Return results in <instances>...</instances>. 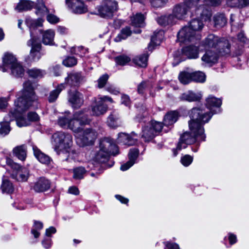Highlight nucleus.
<instances>
[{
  "label": "nucleus",
  "mask_w": 249,
  "mask_h": 249,
  "mask_svg": "<svg viewBox=\"0 0 249 249\" xmlns=\"http://www.w3.org/2000/svg\"><path fill=\"white\" fill-rule=\"evenodd\" d=\"M189 114L191 119L188 122L190 132H186L181 136L177 148L173 149L175 156L178 154L177 151L185 148L187 144L205 140L203 125L209 121L211 116L197 107L192 108Z\"/></svg>",
  "instance_id": "f257e3e1"
},
{
  "label": "nucleus",
  "mask_w": 249,
  "mask_h": 249,
  "mask_svg": "<svg viewBox=\"0 0 249 249\" xmlns=\"http://www.w3.org/2000/svg\"><path fill=\"white\" fill-rule=\"evenodd\" d=\"M192 16H196L189 23V26L183 27L178 34V41L187 43L192 42L195 44L196 41L200 39L199 36L196 35V32L199 31L204 27L203 21H207L202 19L200 15L196 16L195 12H192Z\"/></svg>",
  "instance_id": "f03ea898"
},
{
  "label": "nucleus",
  "mask_w": 249,
  "mask_h": 249,
  "mask_svg": "<svg viewBox=\"0 0 249 249\" xmlns=\"http://www.w3.org/2000/svg\"><path fill=\"white\" fill-rule=\"evenodd\" d=\"M33 83L27 80L23 84L21 91L18 93L17 99L14 103L15 107H18L20 110H27L34 103L37 102L38 97L35 92Z\"/></svg>",
  "instance_id": "7ed1b4c3"
},
{
  "label": "nucleus",
  "mask_w": 249,
  "mask_h": 249,
  "mask_svg": "<svg viewBox=\"0 0 249 249\" xmlns=\"http://www.w3.org/2000/svg\"><path fill=\"white\" fill-rule=\"evenodd\" d=\"M118 154V147L110 138H105L100 141L99 150L93 153V160L99 163H105L108 161L110 155L114 156ZM110 163L107 165V167H111L114 162L109 161Z\"/></svg>",
  "instance_id": "20e7f679"
},
{
  "label": "nucleus",
  "mask_w": 249,
  "mask_h": 249,
  "mask_svg": "<svg viewBox=\"0 0 249 249\" xmlns=\"http://www.w3.org/2000/svg\"><path fill=\"white\" fill-rule=\"evenodd\" d=\"M43 21L44 20L41 18H38L36 20L28 18L26 20V24L31 30L30 34L31 37L27 43V46L31 48L28 56V59L30 61H37L41 58L42 55L40 52L41 44L38 38L33 36L31 30L32 29H34L38 27L42 26Z\"/></svg>",
  "instance_id": "39448f33"
},
{
  "label": "nucleus",
  "mask_w": 249,
  "mask_h": 249,
  "mask_svg": "<svg viewBox=\"0 0 249 249\" xmlns=\"http://www.w3.org/2000/svg\"><path fill=\"white\" fill-rule=\"evenodd\" d=\"M202 45L206 50L212 49L218 51L219 53L222 54H227L230 52V46L228 41L213 34L209 35L202 42Z\"/></svg>",
  "instance_id": "423d86ee"
},
{
  "label": "nucleus",
  "mask_w": 249,
  "mask_h": 249,
  "mask_svg": "<svg viewBox=\"0 0 249 249\" xmlns=\"http://www.w3.org/2000/svg\"><path fill=\"white\" fill-rule=\"evenodd\" d=\"M26 110H20L18 107H15V108L11 109L9 113V116L10 118L9 120L16 121L17 124L19 127H24L30 125L31 122L37 123L40 120V117L35 112L30 111L28 113L27 119L22 116V113ZM6 120L9 121V119H6Z\"/></svg>",
  "instance_id": "0eeeda50"
},
{
  "label": "nucleus",
  "mask_w": 249,
  "mask_h": 249,
  "mask_svg": "<svg viewBox=\"0 0 249 249\" xmlns=\"http://www.w3.org/2000/svg\"><path fill=\"white\" fill-rule=\"evenodd\" d=\"M54 150L59 155L69 151L72 145V136L63 132H57L53 135Z\"/></svg>",
  "instance_id": "6e6552de"
},
{
  "label": "nucleus",
  "mask_w": 249,
  "mask_h": 249,
  "mask_svg": "<svg viewBox=\"0 0 249 249\" xmlns=\"http://www.w3.org/2000/svg\"><path fill=\"white\" fill-rule=\"evenodd\" d=\"M86 112V109L75 112L73 114V118L71 119L68 128L75 133L81 132L83 127L90 123V120L85 114Z\"/></svg>",
  "instance_id": "1a4fd4ad"
},
{
  "label": "nucleus",
  "mask_w": 249,
  "mask_h": 249,
  "mask_svg": "<svg viewBox=\"0 0 249 249\" xmlns=\"http://www.w3.org/2000/svg\"><path fill=\"white\" fill-rule=\"evenodd\" d=\"M108 101L113 103L112 99L107 96H99L94 99V103L91 107V115L95 116H100L105 114L108 109V106L105 102Z\"/></svg>",
  "instance_id": "9d476101"
},
{
  "label": "nucleus",
  "mask_w": 249,
  "mask_h": 249,
  "mask_svg": "<svg viewBox=\"0 0 249 249\" xmlns=\"http://www.w3.org/2000/svg\"><path fill=\"white\" fill-rule=\"evenodd\" d=\"M118 9V4L115 0H103L98 8V12L102 18H111Z\"/></svg>",
  "instance_id": "9b49d317"
},
{
  "label": "nucleus",
  "mask_w": 249,
  "mask_h": 249,
  "mask_svg": "<svg viewBox=\"0 0 249 249\" xmlns=\"http://www.w3.org/2000/svg\"><path fill=\"white\" fill-rule=\"evenodd\" d=\"M201 0H183L188 8L195 7L192 12H195L196 16L200 15L204 20H209L212 16L211 12L204 5L199 4Z\"/></svg>",
  "instance_id": "f8f14e48"
},
{
  "label": "nucleus",
  "mask_w": 249,
  "mask_h": 249,
  "mask_svg": "<svg viewBox=\"0 0 249 249\" xmlns=\"http://www.w3.org/2000/svg\"><path fill=\"white\" fill-rule=\"evenodd\" d=\"M97 136L96 132L92 129H86L81 135L77 136L76 142L80 146L92 144Z\"/></svg>",
  "instance_id": "ddd939ff"
},
{
  "label": "nucleus",
  "mask_w": 249,
  "mask_h": 249,
  "mask_svg": "<svg viewBox=\"0 0 249 249\" xmlns=\"http://www.w3.org/2000/svg\"><path fill=\"white\" fill-rule=\"evenodd\" d=\"M222 104V101L220 99L215 98V97L210 95L206 99V106L210 109V111H206L202 109L198 108V109L203 110L207 114L213 116V114L217 113L220 111L219 107Z\"/></svg>",
  "instance_id": "4468645a"
},
{
  "label": "nucleus",
  "mask_w": 249,
  "mask_h": 249,
  "mask_svg": "<svg viewBox=\"0 0 249 249\" xmlns=\"http://www.w3.org/2000/svg\"><path fill=\"white\" fill-rule=\"evenodd\" d=\"M68 101L73 108L78 109L84 104V95L77 90L71 91L68 94Z\"/></svg>",
  "instance_id": "2eb2a0df"
},
{
  "label": "nucleus",
  "mask_w": 249,
  "mask_h": 249,
  "mask_svg": "<svg viewBox=\"0 0 249 249\" xmlns=\"http://www.w3.org/2000/svg\"><path fill=\"white\" fill-rule=\"evenodd\" d=\"M138 138V134L134 132H132L130 134L120 133L118 134V142L127 146L133 145L137 143Z\"/></svg>",
  "instance_id": "dca6fc26"
},
{
  "label": "nucleus",
  "mask_w": 249,
  "mask_h": 249,
  "mask_svg": "<svg viewBox=\"0 0 249 249\" xmlns=\"http://www.w3.org/2000/svg\"><path fill=\"white\" fill-rule=\"evenodd\" d=\"M66 3L75 14H81L88 11L87 6L82 0H66Z\"/></svg>",
  "instance_id": "f3484780"
},
{
  "label": "nucleus",
  "mask_w": 249,
  "mask_h": 249,
  "mask_svg": "<svg viewBox=\"0 0 249 249\" xmlns=\"http://www.w3.org/2000/svg\"><path fill=\"white\" fill-rule=\"evenodd\" d=\"M51 184V183L49 179L44 177H40L37 179L32 186V188L36 192H43L50 188Z\"/></svg>",
  "instance_id": "a211bd4d"
},
{
  "label": "nucleus",
  "mask_w": 249,
  "mask_h": 249,
  "mask_svg": "<svg viewBox=\"0 0 249 249\" xmlns=\"http://www.w3.org/2000/svg\"><path fill=\"white\" fill-rule=\"evenodd\" d=\"M206 50L205 53L201 57V60L205 64L211 66L217 62L219 53L216 50Z\"/></svg>",
  "instance_id": "6ab92c4d"
},
{
  "label": "nucleus",
  "mask_w": 249,
  "mask_h": 249,
  "mask_svg": "<svg viewBox=\"0 0 249 249\" xmlns=\"http://www.w3.org/2000/svg\"><path fill=\"white\" fill-rule=\"evenodd\" d=\"M83 81V77L80 72H72L68 74L65 78V86L68 84L71 86H79Z\"/></svg>",
  "instance_id": "aec40b11"
},
{
  "label": "nucleus",
  "mask_w": 249,
  "mask_h": 249,
  "mask_svg": "<svg viewBox=\"0 0 249 249\" xmlns=\"http://www.w3.org/2000/svg\"><path fill=\"white\" fill-rule=\"evenodd\" d=\"M187 5L183 2L177 4L174 6L173 9L172 16H174V19H183L185 17L188 13V9Z\"/></svg>",
  "instance_id": "412c9836"
},
{
  "label": "nucleus",
  "mask_w": 249,
  "mask_h": 249,
  "mask_svg": "<svg viewBox=\"0 0 249 249\" xmlns=\"http://www.w3.org/2000/svg\"><path fill=\"white\" fill-rule=\"evenodd\" d=\"M18 63L17 58L13 54L6 53L3 57V65L0 67V69L3 72L7 71Z\"/></svg>",
  "instance_id": "4be33fe9"
},
{
  "label": "nucleus",
  "mask_w": 249,
  "mask_h": 249,
  "mask_svg": "<svg viewBox=\"0 0 249 249\" xmlns=\"http://www.w3.org/2000/svg\"><path fill=\"white\" fill-rule=\"evenodd\" d=\"M139 151L137 148H133L130 150L128 154L129 161L122 165L120 169L122 171H126L131 167L135 162L139 155Z\"/></svg>",
  "instance_id": "5701e85b"
},
{
  "label": "nucleus",
  "mask_w": 249,
  "mask_h": 249,
  "mask_svg": "<svg viewBox=\"0 0 249 249\" xmlns=\"http://www.w3.org/2000/svg\"><path fill=\"white\" fill-rule=\"evenodd\" d=\"M201 98L202 94L200 92L195 93L192 91L183 93L179 97L180 100L190 102L199 101Z\"/></svg>",
  "instance_id": "b1692460"
},
{
  "label": "nucleus",
  "mask_w": 249,
  "mask_h": 249,
  "mask_svg": "<svg viewBox=\"0 0 249 249\" xmlns=\"http://www.w3.org/2000/svg\"><path fill=\"white\" fill-rule=\"evenodd\" d=\"M32 148L34 151V155L40 162L46 165H49L51 163L52 160L50 157L42 153L35 145H33Z\"/></svg>",
  "instance_id": "393cba45"
},
{
  "label": "nucleus",
  "mask_w": 249,
  "mask_h": 249,
  "mask_svg": "<svg viewBox=\"0 0 249 249\" xmlns=\"http://www.w3.org/2000/svg\"><path fill=\"white\" fill-rule=\"evenodd\" d=\"M182 53L190 59H195L198 57V48L196 45H190L184 47Z\"/></svg>",
  "instance_id": "a878e982"
},
{
  "label": "nucleus",
  "mask_w": 249,
  "mask_h": 249,
  "mask_svg": "<svg viewBox=\"0 0 249 249\" xmlns=\"http://www.w3.org/2000/svg\"><path fill=\"white\" fill-rule=\"evenodd\" d=\"M163 32L159 30L158 32H155L153 35L151 36V42L149 43L148 48L150 51H152L154 48V46L158 45L160 44L163 36Z\"/></svg>",
  "instance_id": "bb28decb"
},
{
  "label": "nucleus",
  "mask_w": 249,
  "mask_h": 249,
  "mask_svg": "<svg viewBox=\"0 0 249 249\" xmlns=\"http://www.w3.org/2000/svg\"><path fill=\"white\" fill-rule=\"evenodd\" d=\"M55 35L53 30L49 29L44 31L42 35V42L45 45H53L54 44L53 39Z\"/></svg>",
  "instance_id": "cd10ccee"
},
{
  "label": "nucleus",
  "mask_w": 249,
  "mask_h": 249,
  "mask_svg": "<svg viewBox=\"0 0 249 249\" xmlns=\"http://www.w3.org/2000/svg\"><path fill=\"white\" fill-rule=\"evenodd\" d=\"M178 113L176 111H172L167 113L164 118V124L170 125L174 124L178 119Z\"/></svg>",
  "instance_id": "c85d7f7f"
},
{
  "label": "nucleus",
  "mask_w": 249,
  "mask_h": 249,
  "mask_svg": "<svg viewBox=\"0 0 249 249\" xmlns=\"http://www.w3.org/2000/svg\"><path fill=\"white\" fill-rule=\"evenodd\" d=\"M11 177L18 181H26L29 177V171L25 168H22L18 174L14 173L11 174Z\"/></svg>",
  "instance_id": "c756f323"
},
{
  "label": "nucleus",
  "mask_w": 249,
  "mask_h": 249,
  "mask_svg": "<svg viewBox=\"0 0 249 249\" xmlns=\"http://www.w3.org/2000/svg\"><path fill=\"white\" fill-rule=\"evenodd\" d=\"M65 88V84H60L56 89L50 92L48 99L50 103L54 102L57 98L61 91Z\"/></svg>",
  "instance_id": "7c9ffc66"
},
{
  "label": "nucleus",
  "mask_w": 249,
  "mask_h": 249,
  "mask_svg": "<svg viewBox=\"0 0 249 249\" xmlns=\"http://www.w3.org/2000/svg\"><path fill=\"white\" fill-rule=\"evenodd\" d=\"M14 155L21 160H24L26 157V150L24 145L18 146L13 150Z\"/></svg>",
  "instance_id": "2f4dec72"
},
{
  "label": "nucleus",
  "mask_w": 249,
  "mask_h": 249,
  "mask_svg": "<svg viewBox=\"0 0 249 249\" xmlns=\"http://www.w3.org/2000/svg\"><path fill=\"white\" fill-rule=\"evenodd\" d=\"M35 5L34 2L30 0H21L17 5L16 9L18 12L31 9Z\"/></svg>",
  "instance_id": "473e14b6"
},
{
  "label": "nucleus",
  "mask_w": 249,
  "mask_h": 249,
  "mask_svg": "<svg viewBox=\"0 0 249 249\" xmlns=\"http://www.w3.org/2000/svg\"><path fill=\"white\" fill-rule=\"evenodd\" d=\"M157 135L148 125L145 126L142 128V137L145 142H149L152 140Z\"/></svg>",
  "instance_id": "72a5a7b5"
},
{
  "label": "nucleus",
  "mask_w": 249,
  "mask_h": 249,
  "mask_svg": "<svg viewBox=\"0 0 249 249\" xmlns=\"http://www.w3.org/2000/svg\"><path fill=\"white\" fill-rule=\"evenodd\" d=\"M157 22L162 26L172 24L175 22L174 16L171 14L162 16L157 18Z\"/></svg>",
  "instance_id": "f704fd0d"
},
{
  "label": "nucleus",
  "mask_w": 249,
  "mask_h": 249,
  "mask_svg": "<svg viewBox=\"0 0 249 249\" xmlns=\"http://www.w3.org/2000/svg\"><path fill=\"white\" fill-rule=\"evenodd\" d=\"M132 25L135 27H142L144 26V17L141 13H137L131 17Z\"/></svg>",
  "instance_id": "c9c22d12"
},
{
  "label": "nucleus",
  "mask_w": 249,
  "mask_h": 249,
  "mask_svg": "<svg viewBox=\"0 0 249 249\" xmlns=\"http://www.w3.org/2000/svg\"><path fill=\"white\" fill-rule=\"evenodd\" d=\"M36 5V13L39 16H43L47 14L49 11L43 2V0H37Z\"/></svg>",
  "instance_id": "e433bc0d"
},
{
  "label": "nucleus",
  "mask_w": 249,
  "mask_h": 249,
  "mask_svg": "<svg viewBox=\"0 0 249 249\" xmlns=\"http://www.w3.org/2000/svg\"><path fill=\"white\" fill-rule=\"evenodd\" d=\"M178 80L181 83L186 85L193 81L192 73L182 71L178 75Z\"/></svg>",
  "instance_id": "4c0bfd02"
},
{
  "label": "nucleus",
  "mask_w": 249,
  "mask_h": 249,
  "mask_svg": "<svg viewBox=\"0 0 249 249\" xmlns=\"http://www.w3.org/2000/svg\"><path fill=\"white\" fill-rule=\"evenodd\" d=\"M114 60L116 65L124 66L130 61L131 58L129 56L126 54H120L115 57Z\"/></svg>",
  "instance_id": "58836bf2"
},
{
  "label": "nucleus",
  "mask_w": 249,
  "mask_h": 249,
  "mask_svg": "<svg viewBox=\"0 0 249 249\" xmlns=\"http://www.w3.org/2000/svg\"><path fill=\"white\" fill-rule=\"evenodd\" d=\"M43 227V223L37 221H34V225L31 230V233L34 235L35 238H37L40 236L39 231L42 229Z\"/></svg>",
  "instance_id": "ea45409f"
},
{
  "label": "nucleus",
  "mask_w": 249,
  "mask_h": 249,
  "mask_svg": "<svg viewBox=\"0 0 249 249\" xmlns=\"http://www.w3.org/2000/svg\"><path fill=\"white\" fill-rule=\"evenodd\" d=\"M213 21L214 26L217 28L224 26L227 22V20L225 15L222 14H219L215 15L213 17Z\"/></svg>",
  "instance_id": "a19ab883"
},
{
  "label": "nucleus",
  "mask_w": 249,
  "mask_h": 249,
  "mask_svg": "<svg viewBox=\"0 0 249 249\" xmlns=\"http://www.w3.org/2000/svg\"><path fill=\"white\" fill-rule=\"evenodd\" d=\"M6 119H10V118L9 116V114L4 117L5 123H1V127L0 128V134L5 136L9 133L10 131V128L9 124L10 122L12 120H6Z\"/></svg>",
  "instance_id": "79ce46f5"
},
{
  "label": "nucleus",
  "mask_w": 249,
  "mask_h": 249,
  "mask_svg": "<svg viewBox=\"0 0 249 249\" xmlns=\"http://www.w3.org/2000/svg\"><path fill=\"white\" fill-rule=\"evenodd\" d=\"M60 156L67 161H71L72 160L76 159L78 154L74 150L71 149V147L70 148L68 152L62 153Z\"/></svg>",
  "instance_id": "37998d69"
},
{
  "label": "nucleus",
  "mask_w": 249,
  "mask_h": 249,
  "mask_svg": "<svg viewBox=\"0 0 249 249\" xmlns=\"http://www.w3.org/2000/svg\"><path fill=\"white\" fill-rule=\"evenodd\" d=\"M148 60V55L143 54L136 57L133 59L134 63L142 68H145L147 66Z\"/></svg>",
  "instance_id": "c03bdc74"
},
{
  "label": "nucleus",
  "mask_w": 249,
  "mask_h": 249,
  "mask_svg": "<svg viewBox=\"0 0 249 249\" xmlns=\"http://www.w3.org/2000/svg\"><path fill=\"white\" fill-rule=\"evenodd\" d=\"M86 169L82 166H79L73 169V178L75 179H82L86 173Z\"/></svg>",
  "instance_id": "a18cd8bd"
},
{
  "label": "nucleus",
  "mask_w": 249,
  "mask_h": 249,
  "mask_svg": "<svg viewBox=\"0 0 249 249\" xmlns=\"http://www.w3.org/2000/svg\"><path fill=\"white\" fill-rule=\"evenodd\" d=\"M10 70L11 71V74L16 77L22 76L24 72L23 67L18 62L14 66H12V68Z\"/></svg>",
  "instance_id": "49530a36"
},
{
  "label": "nucleus",
  "mask_w": 249,
  "mask_h": 249,
  "mask_svg": "<svg viewBox=\"0 0 249 249\" xmlns=\"http://www.w3.org/2000/svg\"><path fill=\"white\" fill-rule=\"evenodd\" d=\"M131 34V31L128 27H126L122 29L120 33L118 34V36L115 38L114 40L116 42L121 41L122 39H126L128 36H130Z\"/></svg>",
  "instance_id": "de8ad7c7"
},
{
  "label": "nucleus",
  "mask_w": 249,
  "mask_h": 249,
  "mask_svg": "<svg viewBox=\"0 0 249 249\" xmlns=\"http://www.w3.org/2000/svg\"><path fill=\"white\" fill-rule=\"evenodd\" d=\"M1 188L3 193L7 194L12 193L14 189L13 184L7 179H3Z\"/></svg>",
  "instance_id": "09e8293b"
},
{
  "label": "nucleus",
  "mask_w": 249,
  "mask_h": 249,
  "mask_svg": "<svg viewBox=\"0 0 249 249\" xmlns=\"http://www.w3.org/2000/svg\"><path fill=\"white\" fill-rule=\"evenodd\" d=\"M27 73L30 77L33 78H42L45 73L44 71L36 68L29 70Z\"/></svg>",
  "instance_id": "8fccbe9b"
},
{
  "label": "nucleus",
  "mask_w": 249,
  "mask_h": 249,
  "mask_svg": "<svg viewBox=\"0 0 249 249\" xmlns=\"http://www.w3.org/2000/svg\"><path fill=\"white\" fill-rule=\"evenodd\" d=\"M71 119L69 114L63 115L59 117L57 121L58 124L61 127L68 128Z\"/></svg>",
  "instance_id": "3c124183"
},
{
  "label": "nucleus",
  "mask_w": 249,
  "mask_h": 249,
  "mask_svg": "<svg viewBox=\"0 0 249 249\" xmlns=\"http://www.w3.org/2000/svg\"><path fill=\"white\" fill-rule=\"evenodd\" d=\"M193 81L199 83H203L206 80L205 74L200 71L192 73Z\"/></svg>",
  "instance_id": "603ef678"
},
{
  "label": "nucleus",
  "mask_w": 249,
  "mask_h": 249,
  "mask_svg": "<svg viewBox=\"0 0 249 249\" xmlns=\"http://www.w3.org/2000/svg\"><path fill=\"white\" fill-rule=\"evenodd\" d=\"M119 119V116L117 113L115 112L112 113L108 117V125L111 127H115L117 126V121Z\"/></svg>",
  "instance_id": "864d4df0"
},
{
  "label": "nucleus",
  "mask_w": 249,
  "mask_h": 249,
  "mask_svg": "<svg viewBox=\"0 0 249 249\" xmlns=\"http://www.w3.org/2000/svg\"><path fill=\"white\" fill-rule=\"evenodd\" d=\"M6 162L12 169L10 174L13 173H14L15 174H18V172L22 168L21 167L19 164L13 162L10 159H7Z\"/></svg>",
  "instance_id": "5fc2aeb1"
},
{
  "label": "nucleus",
  "mask_w": 249,
  "mask_h": 249,
  "mask_svg": "<svg viewBox=\"0 0 249 249\" xmlns=\"http://www.w3.org/2000/svg\"><path fill=\"white\" fill-rule=\"evenodd\" d=\"M148 125L152 128L156 135L161 131L163 127L161 123L156 121H152Z\"/></svg>",
  "instance_id": "6e6d98bb"
},
{
  "label": "nucleus",
  "mask_w": 249,
  "mask_h": 249,
  "mask_svg": "<svg viewBox=\"0 0 249 249\" xmlns=\"http://www.w3.org/2000/svg\"><path fill=\"white\" fill-rule=\"evenodd\" d=\"M71 52L76 55L83 56L88 52V49L84 48L82 46L72 47L71 50Z\"/></svg>",
  "instance_id": "4d7b16f0"
},
{
  "label": "nucleus",
  "mask_w": 249,
  "mask_h": 249,
  "mask_svg": "<svg viewBox=\"0 0 249 249\" xmlns=\"http://www.w3.org/2000/svg\"><path fill=\"white\" fill-rule=\"evenodd\" d=\"M77 59L73 56H68L63 61L64 65L67 67H71L76 65Z\"/></svg>",
  "instance_id": "13d9d810"
},
{
  "label": "nucleus",
  "mask_w": 249,
  "mask_h": 249,
  "mask_svg": "<svg viewBox=\"0 0 249 249\" xmlns=\"http://www.w3.org/2000/svg\"><path fill=\"white\" fill-rule=\"evenodd\" d=\"M149 83L146 81H142L137 87V91L139 94H144L145 91L148 89Z\"/></svg>",
  "instance_id": "bf43d9fd"
},
{
  "label": "nucleus",
  "mask_w": 249,
  "mask_h": 249,
  "mask_svg": "<svg viewBox=\"0 0 249 249\" xmlns=\"http://www.w3.org/2000/svg\"><path fill=\"white\" fill-rule=\"evenodd\" d=\"M153 7L160 8L164 6L169 0H149Z\"/></svg>",
  "instance_id": "052dcab7"
},
{
  "label": "nucleus",
  "mask_w": 249,
  "mask_h": 249,
  "mask_svg": "<svg viewBox=\"0 0 249 249\" xmlns=\"http://www.w3.org/2000/svg\"><path fill=\"white\" fill-rule=\"evenodd\" d=\"M108 77V75L107 74H104L100 77L97 80L98 87L100 89L103 88L106 84Z\"/></svg>",
  "instance_id": "680f3d73"
},
{
  "label": "nucleus",
  "mask_w": 249,
  "mask_h": 249,
  "mask_svg": "<svg viewBox=\"0 0 249 249\" xmlns=\"http://www.w3.org/2000/svg\"><path fill=\"white\" fill-rule=\"evenodd\" d=\"M9 98L0 97V110L4 111L8 107Z\"/></svg>",
  "instance_id": "e2e57ef3"
},
{
  "label": "nucleus",
  "mask_w": 249,
  "mask_h": 249,
  "mask_svg": "<svg viewBox=\"0 0 249 249\" xmlns=\"http://www.w3.org/2000/svg\"><path fill=\"white\" fill-rule=\"evenodd\" d=\"M193 158L188 155H186L181 159V163L185 166H188L192 162Z\"/></svg>",
  "instance_id": "0e129e2a"
},
{
  "label": "nucleus",
  "mask_w": 249,
  "mask_h": 249,
  "mask_svg": "<svg viewBox=\"0 0 249 249\" xmlns=\"http://www.w3.org/2000/svg\"><path fill=\"white\" fill-rule=\"evenodd\" d=\"M47 21L51 24H55L59 22V19L56 16L49 14L47 16Z\"/></svg>",
  "instance_id": "69168bd1"
},
{
  "label": "nucleus",
  "mask_w": 249,
  "mask_h": 249,
  "mask_svg": "<svg viewBox=\"0 0 249 249\" xmlns=\"http://www.w3.org/2000/svg\"><path fill=\"white\" fill-rule=\"evenodd\" d=\"M165 245V249H180L179 245L175 243L170 242H164Z\"/></svg>",
  "instance_id": "338daca9"
},
{
  "label": "nucleus",
  "mask_w": 249,
  "mask_h": 249,
  "mask_svg": "<svg viewBox=\"0 0 249 249\" xmlns=\"http://www.w3.org/2000/svg\"><path fill=\"white\" fill-rule=\"evenodd\" d=\"M43 247L46 249H50L52 246V240L50 238H45L42 241Z\"/></svg>",
  "instance_id": "774afa93"
}]
</instances>
